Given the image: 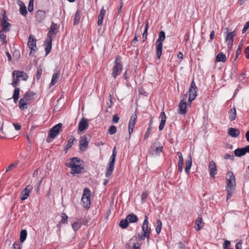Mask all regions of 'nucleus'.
I'll list each match as a JSON object with an SVG mask.
<instances>
[{
    "mask_svg": "<svg viewBox=\"0 0 249 249\" xmlns=\"http://www.w3.org/2000/svg\"><path fill=\"white\" fill-rule=\"evenodd\" d=\"M106 13V10L104 9V7H103L101 9L100 14L98 16V19L97 21V24L98 25H101L103 23V20L104 18V16Z\"/></svg>",
    "mask_w": 249,
    "mask_h": 249,
    "instance_id": "nucleus-26",
    "label": "nucleus"
},
{
    "mask_svg": "<svg viewBox=\"0 0 249 249\" xmlns=\"http://www.w3.org/2000/svg\"><path fill=\"white\" fill-rule=\"evenodd\" d=\"M32 189V187L30 185H27L21 192V200L26 199L29 196V193Z\"/></svg>",
    "mask_w": 249,
    "mask_h": 249,
    "instance_id": "nucleus-14",
    "label": "nucleus"
},
{
    "mask_svg": "<svg viewBox=\"0 0 249 249\" xmlns=\"http://www.w3.org/2000/svg\"><path fill=\"white\" fill-rule=\"evenodd\" d=\"M87 138L86 136H83L81 137L80 140L79 141V149L81 151H85V149L83 148H87L88 146V142L87 141Z\"/></svg>",
    "mask_w": 249,
    "mask_h": 249,
    "instance_id": "nucleus-21",
    "label": "nucleus"
},
{
    "mask_svg": "<svg viewBox=\"0 0 249 249\" xmlns=\"http://www.w3.org/2000/svg\"><path fill=\"white\" fill-rule=\"evenodd\" d=\"M148 195V193L147 192H142V196H141L142 200H143L146 199Z\"/></svg>",
    "mask_w": 249,
    "mask_h": 249,
    "instance_id": "nucleus-58",
    "label": "nucleus"
},
{
    "mask_svg": "<svg viewBox=\"0 0 249 249\" xmlns=\"http://www.w3.org/2000/svg\"><path fill=\"white\" fill-rule=\"evenodd\" d=\"M115 162V161L109 160L106 171V176L107 177H109L112 175L114 169Z\"/></svg>",
    "mask_w": 249,
    "mask_h": 249,
    "instance_id": "nucleus-13",
    "label": "nucleus"
},
{
    "mask_svg": "<svg viewBox=\"0 0 249 249\" xmlns=\"http://www.w3.org/2000/svg\"><path fill=\"white\" fill-rule=\"evenodd\" d=\"M27 232L26 230H22L20 233V241L21 243L24 242L26 239Z\"/></svg>",
    "mask_w": 249,
    "mask_h": 249,
    "instance_id": "nucleus-38",
    "label": "nucleus"
},
{
    "mask_svg": "<svg viewBox=\"0 0 249 249\" xmlns=\"http://www.w3.org/2000/svg\"><path fill=\"white\" fill-rule=\"evenodd\" d=\"M46 17L45 11L42 10H38L35 15L36 21L38 22H41Z\"/></svg>",
    "mask_w": 249,
    "mask_h": 249,
    "instance_id": "nucleus-16",
    "label": "nucleus"
},
{
    "mask_svg": "<svg viewBox=\"0 0 249 249\" xmlns=\"http://www.w3.org/2000/svg\"><path fill=\"white\" fill-rule=\"evenodd\" d=\"M192 164V160L191 155L188 157L187 159L186 160V165L191 166Z\"/></svg>",
    "mask_w": 249,
    "mask_h": 249,
    "instance_id": "nucleus-55",
    "label": "nucleus"
},
{
    "mask_svg": "<svg viewBox=\"0 0 249 249\" xmlns=\"http://www.w3.org/2000/svg\"><path fill=\"white\" fill-rule=\"evenodd\" d=\"M89 126L87 123V119L83 117L78 124V131L82 132L87 128Z\"/></svg>",
    "mask_w": 249,
    "mask_h": 249,
    "instance_id": "nucleus-17",
    "label": "nucleus"
},
{
    "mask_svg": "<svg viewBox=\"0 0 249 249\" xmlns=\"http://www.w3.org/2000/svg\"><path fill=\"white\" fill-rule=\"evenodd\" d=\"M18 164V162H15L11 164L7 168H6L5 170V173L8 172L9 171L11 170L13 168L16 167Z\"/></svg>",
    "mask_w": 249,
    "mask_h": 249,
    "instance_id": "nucleus-51",
    "label": "nucleus"
},
{
    "mask_svg": "<svg viewBox=\"0 0 249 249\" xmlns=\"http://www.w3.org/2000/svg\"><path fill=\"white\" fill-rule=\"evenodd\" d=\"M82 12L79 10H77L75 14L74 20H73V25H78L81 19V15Z\"/></svg>",
    "mask_w": 249,
    "mask_h": 249,
    "instance_id": "nucleus-27",
    "label": "nucleus"
},
{
    "mask_svg": "<svg viewBox=\"0 0 249 249\" xmlns=\"http://www.w3.org/2000/svg\"><path fill=\"white\" fill-rule=\"evenodd\" d=\"M36 38L33 36L30 35L28 42V47L31 50L30 55H31L32 52H35L37 49L36 46Z\"/></svg>",
    "mask_w": 249,
    "mask_h": 249,
    "instance_id": "nucleus-9",
    "label": "nucleus"
},
{
    "mask_svg": "<svg viewBox=\"0 0 249 249\" xmlns=\"http://www.w3.org/2000/svg\"><path fill=\"white\" fill-rule=\"evenodd\" d=\"M36 93L33 91L29 90L27 91L24 95L23 97L25 99L26 101H32L34 99V96L36 95Z\"/></svg>",
    "mask_w": 249,
    "mask_h": 249,
    "instance_id": "nucleus-23",
    "label": "nucleus"
},
{
    "mask_svg": "<svg viewBox=\"0 0 249 249\" xmlns=\"http://www.w3.org/2000/svg\"><path fill=\"white\" fill-rule=\"evenodd\" d=\"M235 156L240 157L246 154L245 147L238 148L234 151Z\"/></svg>",
    "mask_w": 249,
    "mask_h": 249,
    "instance_id": "nucleus-28",
    "label": "nucleus"
},
{
    "mask_svg": "<svg viewBox=\"0 0 249 249\" xmlns=\"http://www.w3.org/2000/svg\"><path fill=\"white\" fill-rule=\"evenodd\" d=\"M119 120V117L118 114H115L113 116V119L112 122L114 124H116L118 122Z\"/></svg>",
    "mask_w": 249,
    "mask_h": 249,
    "instance_id": "nucleus-56",
    "label": "nucleus"
},
{
    "mask_svg": "<svg viewBox=\"0 0 249 249\" xmlns=\"http://www.w3.org/2000/svg\"><path fill=\"white\" fill-rule=\"evenodd\" d=\"M156 55L158 59H160L162 53V43H157L156 42Z\"/></svg>",
    "mask_w": 249,
    "mask_h": 249,
    "instance_id": "nucleus-25",
    "label": "nucleus"
},
{
    "mask_svg": "<svg viewBox=\"0 0 249 249\" xmlns=\"http://www.w3.org/2000/svg\"><path fill=\"white\" fill-rule=\"evenodd\" d=\"M231 245L230 241L225 240L224 243L223 244V249H231L229 247Z\"/></svg>",
    "mask_w": 249,
    "mask_h": 249,
    "instance_id": "nucleus-52",
    "label": "nucleus"
},
{
    "mask_svg": "<svg viewBox=\"0 0 249 249\" xmlns=\"http://www.w3.org/2000/svg\"><path fill=\"white\" fill-rule=\"evenodd\" d=\"M13 76L16 75L17 78H21L24 81L27 80L28 77L27 73L23 71H14L13 72Z\"/></svg>",
    "mask_w": 249,
    "mask_h": 249,
    "instance_id": "nucleus-22",
    "label": "nucleus"
},
{
    "mask_svg": "<svg viewBox=\"0 0 249 249\" xmlns=\"http://www.w3.org/2000/svg\"><path fill=\"white\" fill-rule=\"evenodd\" d=\"M162 228V222L160 219H158L157 221V226L156 228V231L157 234L160 232Z\"/></svg>",
    "mask_w": 249,
    "mask_h": 249,
    "instance_id": "nucleus-41",
    "label": "nucleus"
},
{
    "mask_svg": "<svg viewBox=\"0 0 249 249\" xmlns=\"http://www.w3.org/2000/svg\"><path fill=\"white\" fill-rule=\"evenodd\" d=\"M75 141V139L73 136H71L67 144L64 147V150L66 153L67 152L68 150L72 146V145Z\"/></svg>",
    "mask_w": 249,
    "mask_h": 249,
    "instance_id": "nucleus-35",
    "label": "nucleus"
},
{
    "mask_svg": "<svg viewBox=\"0 0 249 249\" xmlns=\"http://www.w3.org/2000/svg\"><path fill=\"white\" fill-rule=\"evenodd\" d=\"M90 191L88 188H86L83 191L81 200L83 203L84 207L88 209L90 206Z\"/></svg>",
    "mask_w": 249,
    "mask_h": 249,
    "instance_id": "nucleus-6",
    "label": "nucleus"
},
{
    "mask_svg": "<svg viewBox=\"0 0 249 249\" xmlns=\"http://www.w3.org/2000/svg\"><path fill=\"white\" fill-rule=\"evenodd\" d=\"M57 26V24L54 23L53 22L52 23L50 28L49 29V32L48 33L47 35V39L45 41V45H46V48H45V53L46 55H48L51 51L52 47V35H55L56 34V32H55V30L56 29Z\"/></svg>",
    "mask_w": 249,
    "mask_h": 249,
    "instance_id": "nucleus-3",
    "label": "nucleus"
},
{
    "mask_svg": "<svg viewBox=\"0 0 249 249\" xmlns=\"http://www.w3.org/2000/svg\"><path fill=\"white\" fill-rule=\"evenodd\" d=\"M160 117L161 118L160 123L165 124L166 120V117L165 113L164 111H162L160 113Z\"/></svg>",
    "mask_w": 249,
    "mask_h": 249,
    "instance_id": "nucleus-49",
    "label": "nucleus"
},
{
    "mask_svg": "<svg viewBox=\"0 0 249 249\" xmlns=\"http://www.w3.org/2000/svg\"><path fill=\"white\" fill-rule=\"evenodd\" d=\"M2 18L0 19V25L2 26V31L3 32H8L10 30L11 25L7 21L8 18L6 15V12L5 10H2L1 12Z\"/></svg>",
    "mask_w": 249,
    "mask_h": 249,
    "instance_id": "nucleus-5",
    "label": "nucleus"
},
{
    "mask_svg": "<svg viewBox=\"0 0 249 249\" xmlns=\"http://www.w3.org/2000/svg\"><path fill=\"white\" fill-rule=\"evenodd\" d=\"M229 119L231 121L235 120L236 117V112L235 107L231 108L229 111Z\"/></svg>",
    "mask_w": 249,
    "mask_h": 249,
    "instance_id": "nucleus-29",
    "label": "nucleus"
},
{
    "mask_svg": "<svg viewBox=\"0 0 249 249\" xmlns=\"http://www.w3.org/2000/svg\"><path fill=\"white\" fill-rule=\"evenodd\" d=\"M137 115L136 113H134L131 117L130 120L128 124V132L130 135L133 131V128L136 124L137 121Z\"/></svg>",
    "mask_w": 249,
    "mask_h": 249,
    "instance_id": "nucleus-11",
    "label": "nucleus"
},
{
    "mask_svg": "<svg viewBox=\"0 0 249 249\" xmlns=\"http://www.w3.org/2000/svg\"><path fill=\"white\" fill-rule=\"evenodd\" d=\"M129 225V222L127 221L126 218L125 219H123L121 220L119 223V226L121 227L122 229L126 228Z\"/></svg>",
    "mask_w": 249,
    "mask_h": 249,
    "instance_id": "nucleus-39",
    "label": "nucleus"
},
{
    "mask_svg": "<svg viewBox=\"0 0 249 249\" xmlns=\"http://www.w3.org/2000/svg\"><path fill=\"white\" fill-rule=\"evenodd\" d=\"M216 61L217 62H225L226 61V56L223 53H219L216 56Z\"/></svg>",
    "mask_w": 249,
    "mask_h": 249,
    "instance_id": "nucleus-34",
    "label": "nucleus"
},
{
    "mask_svg": "<svg viewBox=\"0 0 249 249\" xmlns=\"http://www.w3.org/2000/svg\"><path fill=\"white\" fill-rule=\"evenodd\" d=\"M226 30L227 31L226 33V41L227 42L228 49L229 51H231L232 49L234 37L236 35V28L234 31L230 32H229L228 28H226Z\"/></svg>",
    "mask_w": 249,
    "mask_h": 249,
    "instance_id": "nucleus-7",
    "label": "nucleus"
},
{
    "mask_svg": "<svg viewBox=\"0 0 249 249\" xmlns=\"http://www.w3.org/2000/svg\"><path fill=\"white\" fill-rule=\"evenodd\" d=\"M197 88L195 83L194 79H193L189 90V95H191L192 97H196L197 95Z\"/></svg>",
    "mask_w": 249,
    "mask_h": 249,
    "instance_id": "nucleus-15",
    "label": "nucleus"
},
{
    "mask_svg": "<svg viewBox=\"0 0 249 249\" xmlns=\"http://www.w3.org/2000/svg\"><path fill=\"white\" fill-rule=\"evenodd\" d=\"M62 126V124L61 123H58L53 126L49 131V136L50 138H54L58 134Z\"/></svg>",
    "mask_w": 249,
    "mask_h": 249,
    "instance_id": "nucleus-8",
    "label": "nucleus"
},
{
    "mask_svg": "<svg viewBox=\"0 0 249 249\" xmlns=\"http://www.w3.org/2000/svg\"><path fill=\"white\" fill-rule=\"evenodd\" d=\"M19 78H17V75H16V77H15V76H13V75L12 74L13 81H12L11 85L14 88L17 87V86L18 85V83L19 82Z\"/></svg>",
    "mask_w": 249,
    "mask_h": 249,
    "instance_id": "nucleus-42",
    "label": "nucleus"
},
{
    "mask_svg": "<svg viewBox=\"0 0 249 249\" xmlns=\"http://www.w3.org/2000/svg\"><path fill=\"white\" fill-rule=\"evenodd\" d=\"M59 73H54L53 74L52 81L50 83V86H53L56 84L57 80L59 77Z\"/></svg>",
    "mask_w": 249,
    "mask_h": 249,
    "instance_id": "nucleus-40",
    "label": "nucleus"
},
{
    "mask_svg": "<svg viewBox=\"0 0 249 249\" xmlns=\"http://www.w3.org/2000/svg\"><path fill=\"white\" fill-rule=\"evenodd\" d=\"M126 219L128 222L136 223L138 221V217L133 213H131L127 215Z\"/></svg>",
    "mask_w": 249,
    "mask_h": 249,
    "instance_id": "nucleus-33",
    "label": "nucleus"
},
{
    "mask_svg": "<svg viewBox=\"0 0 249 249\" xmlns=\"http://www.w3.org/2000/svg\"><path fill=\"white\" fill-rule=\"evenodd\" d=\"M61 223L63 224H66L67 223L68 216L65 213H62L61 215Z\"/></svg>",
    "mask_w": 249,
    "mask_h": 249,
    "instance_id": "nucleus-47",
    "label": "nucleus"
},
{
    "mask_svg": "<svg viewBox=\"0 0 249 249\" xmlns=\"http://www.w3.org/2000/svg\"><path fill=\"white\" fill-rule=\"evenodd\" d=\"M42 72V70L41 68V67H38L37 68V73H36V79L38 80L41 75Z\"/></svg>",
    "mask_w": 249,
    "mask_h": 249,
    "instance_id": "nucleus-50",
    "label": "nucleus"
},
{
    "mask_svg": "<svg viewBox=\"0 0 249 249\" xmlns=\"http://www.w3.org/2000/svg\"><path fill=\"white\" fill-rule=\"evenodd\" d=\"M153 122V118L152 117L150 120L148 127L147 129L146 133L144 134V140H146L149 137V136L150 135V131L152 128Z\"/></svg>",
    "mask_w": 249,
    "mask_h": 249,
    "instance_id": "nucleus-31",
    "label": "nucleus"
},
{
    "mask_svg": "<svg viewBox=\"0 0 249 249\" xmlns=\"http://www.w3.org/2000/svg\"><path fill=\"white\" fill-rule=\"evenodd\" d=\"M26 101L24 97L20 99L19 101V107L20 109L24 110L27 108V104L26 103Z\"/></svg>",
    "mask_w": 249,
    "mask_h": 249,
    "instance_id": "nucleus-36",
    "label": "nucleus"
},
{
    "mask_svg": "<svg viewBox=\"0 0 249 249\" xmlns=\"http://www.w3.org/2000/svg\"><path fill=\"white\" fill-rule=\"evenodd\" d=\"M209 169L210 171V174L211 177L214 178V176L217 173V169L216 164L213 160L211 161L209 165Z\"/></svg>",
    "mask_w": 249,
    "mask_h": 249,
    "instance_id": "nucleus-18",
    "label": "nucleus"
},
{
    "mask_svg": "<svg viewBox=\"0 0 249 249\" xmlns=\"http://www.w3.org/2000/svg\"><path fill=\"white\" fill-rule=\"evenodd\" d=\"M162 149H163L162 146L157 147L155 149V152L157 153H160L162 151Z\"/></svg>",
    "mask_w": 249,
    "mask_h": 249,
    "instance_id": "nucleus-62",
    "label": "nucleus"
},
{
    "mask_svg": "<svg viewBox=\"0 0 249 249\" xmlns=\"http://www.w3.org/2000/svg\"><path fill=\"white\" fill-rule=\"evenodd\" d=\"M81 226V224L78 222H75L72 225V228L74 231H78Z\"/></svg>",
    "mask_w": 249,
    "mask_h": 249,
    "instance_id": "nucleus-45",
    "label": "nucleus"
},
{
    "mask_svg": "<svg viewBox=\"0 0 249 249\" xmlns=\"http://www.w3.org/2000/svg\"><path fill=\"white\" fill-rule=\"evenodd\" d=\"M69 160H71V161L70 162L65 163V165L70 168L74 167V165H77V164H78L80 163H84L83 160L77 157L71 158Z\"/></svg>",
    "mask_w": 249,
    "mask_h": 249,
    "instance_id": "nucleus-10",
    "label": "nucleus"
},
{
    "mask_svg": "<svg viewBox=\"0 0 249 249\" xmlns=\"http://www.w3.org/2000/svg\"><path fill=\"white\" fill-rule=\"evenodd\" d=\"M142 233L141 234H138L139 240L142 241L146 238L148 241L150 240L151 228L149 227L148 217L146 215L144 216V219L142 225Z\"/></svg>",
    "mask_w": 249,
    "mask_h": 249,
    "instance_id": "nucleus-2",
    "label": "nucleus"
},
{
    "mask_svg": "<svg viewBox=\"0 0 249 249\" xmlns=\"http://www.w3.org/2000/svg\"><path fill=\"white\" fill-rule=\"evenodd\" d=\"M123 70V65L121 63V56L117 55L114 62V65L112 69V75L114 78L120 74Z\"/></svg>",
    "mask_w": 249,
    "mask_h": 249,
    "instance_id": "nucleus-4",
    "label": "nucleus"
},
{
    "mask_svg": "<svg viewBox=\"0 0 249 249\" xmlns=\"http://www.w3.org/2000/svg\"><path fill=\"white\" fill-rule=\"evenodd\" d=\"M6 36L5 34L3 33V31L0 32V39L1 43L2 45H5L7 43V41L6 40Z\"/></svg>",
    "mask_w": 249,
    "mask_h": 249,
    "instance_id": "nucleus-43",
    "label": "nucleus"
},
{
    "mask_svg": "<svg viewBox=\"0 0 249 249\" xmlns=\"http://www.w3.org/2000/svg\"><path fill=\"white\" fill-rule=\"evenodd\" d=\"M116 127L115 125H111L109 127L108 129V133L109 135H113L116 133Z\"/></svg>",
    "mask_w": 249,
    "mask_h": 249,
    "instance_id": "nucleus-46",
    "label": "nucleus"
},
{
    "mask_svg": "<svg viewBox=\"0 0 249 249\" xmlns=\"http://www.w3.org/2000/svg\"><path fill=\"white\" fill-rule=\"evenodd\" d=\"M21 245L19 242H16L13 245V249H21Z\"/></svg>",
    "mask_w": 249,
    "mask_h": 249,
    "instance_id": "nucleus-53",
    "label": "nucleus"
},
{
    "mask_svg": "<svg viewBox=\"0 0 249 249\" xmlns=\"http://www.w3.org/2000/svg\"><path fill=\"white\" fill-rule=\"evenodd\" d=\"M224 158L226 160L230 159L231 160H234V156H233V155H230L229 154H226L224 156Z\"/></svg>",
    "mask_w": 249,
    "mask_h": 249,
    "instance_id": "nucleus-54",
    "label": "nucleus"
},
{
    "mask_svg": "<svg viewBox=\"0 0 249 249\" xmlns=\"http://www.w3.org/2000/svg\"><path fill=\"white\" fill-rule=\"evenodd\" d=\"M203 220L201 217H198L196 222L195 229L196 231H199L202 229L203 225Z\"/></svg>",
    "mask_w": 249,
    "mask_h": 249,
    "instance_id": "nucleus-30",
    "label": "nucleus"
},
{
    "mask_svg": "<svg viewBox=\"0 0 249 249\" xmlns=\"http://www.w3.org/2000/svg\"><path fill=\"white\" fill-rule=\"evenodd\" d=\"M177 154L179 158L178 162H183V158L181 153L180 152H178Z\"/></svg>",
    "mask_w": 249,
    "mask_h": 249,
    "instance_id": "nucleus-61",
    "label": "nucleus"
},
{
    "mask_svg": "<svg viewBox=\"0 0 249 249\" xmlns=\"http://www.w3.org/2000/svg\"><path fill=\"white\" fill-rule=\"evenodd\" d=\"M155 152V147L153 146H151L149 149V154L150 155H154V152Z\"/></svg>",
    "mask_w": 249,
    "mask_h": 249,
    "instance_id": "nucleus-64",
    "label": "nucleus"
},
{
    "mask_svg": "<svg viewBox=\"0 0 249 249\" xmlns=\"http://www.w3.org/2000/svg\"><path fill=\"white\" fill-rule=\"evenodd\" d=\"M178 249H186L185 245L181 242H179L178 245Z\"/></svg>",
    "mask_w": 249,
    "mask_h": 249,
    "instance_id": "nucleus-63",
    "label": "nucleus"
},
{
    "mask_svg": "<svg viewBox=\"0 0 249 249\" xmlns=\"http://www.w3.org/2000/svg\"><path fill=\"white\" fill-rule=\"evenodd\" d=\"M28 11L31 13L33 12L34 10V0H30L28 6Z\"/></svg>",
    "mask_w": 249,
    "mask_h": 249,
    "instance_id": "nucleus-48",
    "label": "nucleus"
},
{
    "mask_svg": "<svg viewBox=\"0 0 249 249\" xmlns=\"http://www.w3.org/2000/svg\"><path fill=\"white\" fill-rule=\"evenodd\" d=\"M82 165L81 163L77 164V165H74V167L71 168V174L72 175L81 174L83 172V170H84V167Z\"/></svg>",
    "mask_w": 249,
    "mask_h": 249,
    "instance_id": "nucleus-12",
    "label": "nucleus"
},
{
    "mask_svg": "<svg viewBox=\"0 0 249 249\" xmlns=\"http://www.w3.org/2000/svg\"><path fill=\"white\" fill-rule=\"evenodd\" d=\"M235 178L231 171H228L227 173V199H230L233 194L235 187Z\"/></svg>",
    "mask_w": 249,
    "mask_h": 249,
    "instance_id": "nucleus-1",
    "label": "nucleus"
},
{
    "mask_svg": "<svg viewBox=\"0 0 249 249\" xmlns=\"http://www.w3.org/2000/svg\"><path fill=\"white\" fill-rule=\"evenodd\" d=\"M183 162H178V171L179 172H181L183 170Z\"/></svg>",
    "mask_w": 249,
    "mask_h": 249,
    "instance_id": "nucleus-60",
    "label": "nucleus"
},
{
    "mask_svg": "<svg viewBox=\"0 0 249 249\" xmlns=\"http://www.w3.org/2000/svg\"><path fill=\"white\" fill-rule=\"evenodd\" d=\"M117 153V152L116 150V147H114L112 150V155L110 158V160L115 161Z\"/></svg>",
    "mask_w": 249,
    "mask_h": 249,
    "instance_id": "nucleus-44",
    "label": "nucleus"
},
{
    "mask_svg": "<svg viewBox=\"0 0 249 249\" xmlns=\"http://www.w3.org/2000/svg\"><path fill=\"white\" fill-rule=\"evenodd\" d=\"M249 28V21H248L244 25V27L242 31V34L245 33Z\"/></svg>",
    "mask_w": 249,
    "mask_h": 249,
    "instance_id": "nucleus-57",
    "label": "nucleus"
},
{
    "mask_svg": "<svg viewBox=\"0 0 249 249\" xmlns=\"http://www.w3.org/2000/svg\"><path fill=\"white\" fill-rule=\"evenodd\" d=\"M165 38V33L163 31H161L159 34V38L157 40L156 42L162 43V42Z\"/></svg>",
    "mask_w": 249,
    "mask_h": 249,
    "instance_id": "nucleus-37",
    "label": "nucleus"
},
{
    "mask_svg": "<svg viewBox=\"0 0 249 249\" xmlns=\"http://www.w3.org/2000/svg\"><path fill=\"white\" fill-rule=\"evenodd\" d=\"M17 4L19 6V13L23 16H26L28 13L26 7L23 2L18 0H17Z\"/></svg>",
    "mask_w": 249,
    "mask_h": 249,
    "instance_id": "nucleus-20",
    "label": "nucleus"
},
{
    "mask_svg": "<svg viewBox=\"0 0 249 249\" xmlns=\"http://www.w3.org/2000/svg\"><path fill=\"white\" fill-rule=\"evenodd\" d=\"M13 125L16 130H19L21 127V125L17 123L13 124Z\"/></svg>",
    "mask_w": 249,
    "mask_h": 249,
    "instance_id": "nucleus-59",
    "label": "nucleus"
},
{
    "mask_svg": "<svg viewBox=\"0 0 249 249\" xmlns=\"http://www.w3.org/2000/svg\"><path fill=\"white\" fill-rule=\"evenodd\" d=\"M19 91L20 89L19 88H15L12 98L14 99V103H17L18 101L19 95Z\"/></svg>",
    "mask_w": 249,
    "mask_h": 249,
    "instance_id": "nucleus-32",
    "label": "nucleus"
},
{
    "mask_svg": "<svg viewBox=\"0 0 249 249\" xmlns=\"http://www.w3.org/2000/svg\"><path fill=\"white\" fill-rule=\"evenodd\" d=\"M178 113L180 114H185L187 112V103L181 100L178 105Z\"/></svg>",
    "mask_w": 249,
    "mask_h": 249,
    "instance_id": "nucleus-19",
    "label": "nucleus"
},
{
    "mask_svg": "<svg viewBox=\"0 0 249 249\" xmlns=\"http://www.w3.org/2000/svg\"><path fill=\"white\" fill-rule=\"evenodd\" d=\"M228 133L232 137H237L240 135V131L238 129L231 127L228 129Z\"/></svg>",
    "mask_w": 249,
    "mask_h": 249,
    "instance_id": "nucleus-24",
    "label": "nucleus"
}]
</instances>
